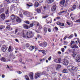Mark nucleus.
Returning <instances> with one entry per match:
<instances>
[{"instance_id":"47","label":"nucleus","mask_w":80,"mask_h":80,"mask_svg":"<svg viewBox=\"0 0 80 80\" xmlns=\"http://www.w3.org/2000/svg\"><path fill=\"white\" fill-rule=\"evenodd\" d=\"M14 5H15V4L12 5L11 6V8H14L15 7Z\"/></svg>"},{"instance_id":"61","label":"nucleus","mask_w":80,"mask_h":80,"mask_svg":"<svg viewBox=\"0 0 80 80\" xmlns=\"http://www.w3.org/2000/svg\"><path fill=\"white\" fill-rule=\"evenodd\" d=\"M67 24H68V25H70V22H67Z\"/></svg>"},{"instance_id":"39","label":"nucleus","mask_w":80,"mask_h":80,"mask_svg":"<svg viewBox=\"0 0 80 80\" xmlns=\"http://www.w3.org/2000/svg\"><path fill=\"white\" fill-rule=\"evenodd\" d=\"M73 37V35H71L68 37V38H69V39H71L72 37Z\"/></svg>"},{"instance_id":"17","label":"nucleus","mask_w":80,"mask_h":80,"mask_svg":"<svg viewBox=\"0 0 80 80\" xmlns=\"http://www.w3.org/2000/svg\"><path fill=\"white\" fill-rule=\"evenodd\" d=\"M13 50V48H12L11 46H9L8 48V52H12Z\"/></svg>"},{"instance_id":"55","label":"nucleus","mask_w":80,"mask_h":80,"mask_svg":"<svg viewBox=\"0 0 80 80\" xmlns=\"http://www.w3.org/2000/svg\"><path fill=\"white\" fill-rule=\"evenodd\" d=\"M7 68H8V69H10V67L8 66V65H7V67H6Z\"/></svg>"},{"instance_id":"46","label":"nucleus","mask_w":80,"mask_h":80,"mask_svg":"<svg viewBox=\"0 0 80 80\" xmlns=\"http://www.w3.org/2000/svg\"><path fill=\"white\" fill-rule=\"evenodd\" d=\"M47 17H48V15H46V16H44V17H43V18H47Z\"/></svg>"},{"instance_id":"2","label":"nucleus","mask_w":80,"mask_h":80,"mask_svg":"<svg viewBox=\"0 0 80 80\" xmlns=\"http://www.w3.org/2000/svg\"><path fill=\"white\" fill-rule=\"evenodd\" d=\"M26 36L28 38H30L32 37V32L28 31L26 33Z\"/></svg>"},{"instance_id":"19","label":"nucleus","mask_w":80,"mask_h":80,"mask_svg":"<svg viewBox=\"0 0 80 80\" xmlns=\"http://www.w3.org/2000/svg\"><path fill=\"white\" fill-rule=\"evenodd\" d=\"M26 6H27V8H30V7H32V6H33V5L32 4H31V5H29L28 4H26Z\"/></svg>"},{"instance_id":"1","label":"nucleus","mask_w":80,"mask_h":80,"mask_svg":"<svg viewBox=\"0 0 80 80\" xmlns=\"http://www.w3.org/2000/svg\"><path fill=\"white\" fill-rule=\"evenodd\" d=\"M67 68L68 70H69L71 73L72 74V76H74V72H76L78 70L77 68L72 66H68L67 67Z\"/></svg>"},{"instance_id":"12","label":"nucleus","mask_w":80,"mask_h":80,"mask_svg":"<svg viewBox=\"0 0 80 80\" xmlns=\"http://www.w3.org/2000/svg\"><path fill=\"white\" fill-rule=\"evenodd\" d=\"M54 2V0H47L46 2L47 3H52Z\"/></svg>"},{"instance_id":"38","label":"nucleus","mask_w":80,"mask_h":80,"mask_svg":"<svg viewBox=\"0 0 80 80\" xmlns=\"http://www.w3.org/2000/svg\"><path fill=\"white\" fill-rule=\"evenodd\" d=\"M24 22L26 23H27V24H28V25H29L30 24V22L28 21H24Z\"/></svg>"},{"instance_id":"40","label":"nucleus","mask_w":80,"mask_h":80,"mask_svg":"<svg viewBox=\"0 0 80 80\" xmlns=\"http://www.w3.org/2000/svg\"><path fill=\"white\" fill-rule=\"evenodd\" d=\"M10 25H8L6 27V29H7L8 30H10Z\"/></svg>"},{"instance_id":"13","label":"nucleus","mask_w":80,"mask_h":80,"mask_svg":"<svg viewBox=\"0 0 80 80\" xmlns=\"http://www.w3.org/2000/svg\"><path fill=\"white\" fill-rule=\"evenodd\" d=\"M51 10L53 12H55L56 10V5H54L52 6L51 8Z\"/></svg>"},{"instance_id":"21","label":"nucleus","mask_w":80,"mask_h":80,"mask_svg":"<svg viewBox=\"0 0 80 80\" xmlns=\"http://www.w3.org/2000/svg\"><path fill=\"white\" fill-rule=\"evenodd\" d=\"M1 61H2V62H6V60L5 59V58L3 57H2L1 58Z\"/></svg>"},{"instance_id":"3","label":"nucleus","mask_w":80,"mask_h":80,"mask_svg":"<svg viewBox=\"0 0 80 80\" xmlns=\"http://www.w3.org/2000/svg\"><path fill=\"white\" fill-rule=\"evenodd\" d=\"M5 1L8 2V3H12V2L17 3V2L18 1V0H5Z\"/></svg>"},{"instance_id":"43","label":"nucleus","mask_w":80,"mask_h":80,"mask_svg":"<svg viewBox=\"0 0 80 80\" xmlns=\"http://www.w3.org/2000/svg\"><path fill=\"white\" fill-rule=\"evenodd\" d=\"M61 50L63 52H64L65 51V49L64 48H62L61 49Z\"/></svg>"},{"instance_id":"14","label":"nucleus","mask_w":80,"mask_h":80,"mask_svg":"<svg viewBox=\"0 0 80 80\" xmlns=\"http://www.w3.org/2000/svg\"><path fill=\"white\" fill-rule=\"evenodd\" d=\"M61 66L60 64H57L56 66V70H58L60 68H61Z\"/></svg>"},{"instance_id":"52","label":"nucleus","mask_w":80,"mask_h":80,"mask_svg":"<svg viewBox=\"0 0 80 80\" xmlns=\"http://www.w3.org/2000/svg\"><path fill=\"white\" fill-rule=\"evenodd\" d=\"M19 16L22 18H23V15H22V14H19Z\"/></svg>"},{"instance_id":"29","label":"nucleus","mask_w":80,"mask_h":80,"mask_svg":"<svg viewBox=\"0 0 80 80\" xmlns=\"http://www.w3.org/2000/svg\"><path fill=\"white\" fill-rule=\"evenodd\" d=\"M24 77H25V79H26V80H30V79H29V78L28 77V76H27V75H25Z\"/></svg>"},{"instance_id":"15","label":"nucleus","mask_w":80,"mask_h":80,"mask_svg":"<svg viewBox=\"0 0 80 80\" xmlns=\"http://www.w3.org/2000/svg\"><path fill=\"white\" fill-rule=\"evenodd\" d=\"M65 3V0H60V3L62 5H64Z\"/></svg>"},{"instance_id":"27","label":"nucleus","mask_w":80,"mask_h":80,"mask_svg":"<svg viewBox=\"0 0 80 80\" xmlns=\"http://www.w3.org/2000/svg\"><path fill=\"white\" fill-rule=\"evenodd\" d=\"M39 5V3H38V2H36L35 3L34 6L35 7H38Z\"/></svg>"},{"instance_id":"11","label":"nucleus","mask_w":80,"mask_h":80,"mask_svg":"<svg viewBox=\"0 0 80 80\" xmlns=\"http://www.w3.org/2000/svg\"><path fill=\"white\" fill-rule=\"evenodd\" d=\"M75 8H76V5H73V7L72 8H71L69 9V10H71V11H73Z\"/></svg>"},{"instance_id":"53","label":"nucleus","mask_w":80,"mask_h":80,"mask_svg":"<svg viewBox=\"0 0 80 80\" xmlns=\"http://www.w3.org/2000/svg\"><path fill=\"white\" fill-rule=\"evenodd\" d=\"M72 53L73 54H76L77 53V52L75 51L72 52Z\"/></svg>"},{"instance_id":"35","label":"nucleus","mask_w":80,"mask_h":80,"mask_svg":"<svg viewBox=\"0 0 80 80\" xmlns=\"http://www.w3.org/2000/svg\"><path fill=\"white\" fill-rule=\"evenodd\" d=\"M40 52H41L42 53H43V54H45V51L44 50H41Z\"/></svg>"},{"instance_id":"10","label":"nucleus","mask_w":80,"mask_h":80,"mask_svg":"<svg viewBox=\"0 0 80 80\" xmlns=\"http://www.w3.org/2000/svg\"><path fill=\"white\" fill-rule=\"evenodd\" d=\"M29 76L31 80H33V72H30L29 74Z\"/></svg>"},{"instance_id":"22","label":"nucleus","mask_w":80,"mask_h":80,"mask_svg":"<svg viewBox=\"0 0 80 80\" xmlns=\"http://www.w3.org/2000/svg\"><path fill=\"white\" fill-rule=\"evenodd\" d=\"M29 12H28V11L24 12H23V15H29Z\"/></svg>"},{"instance_id":"18","label":"nucleus","mask_w":80,"mask_h":80,"mask_svg":"<svg viewBox=\"0 0 80 80\" xmlns=\"http://www.w3.org/2000/svg\"><path fill=\"white\" fill-rule=\"evenodd\" d=\"M16 22H17L18 23H21L22 22V20L19 18H17L16 19Z\"/></svg>"},{"instance_id":"51","label":"nucleus","mask_w":80,"mask_h":80,"mask_svg":"<svg viewBox=\"0 0 80 80\" xmlns=\"http://www.w3.org/2000/svg\"><path fill=\"white\" fill-rule=\"evenodd\" d=\"M18 31V29H16L15 31V33H16Z\"/></svg>"},{"instance_id":"20","label":"nucleus","mask_w":80,"mask_h":80,"mask_svg":"<svg viewBox=\"0 0 80 80\" xmlns=\"http://www.w3.org/2000/svg\"><path fill=\"white\" fill-rule=\"evenodd\" d=\"M23 26L24 28H26V29H28L29 28V26L27 25L24 24Z\"/></svg>"},{"instance_id":"34","label":"nucleus","mask_w":80,"mask_h":80,"mask_svg":"<svg viewBox=\"0 0 80 80\" xmlns=\"http://www.w3.org/2000/svg\"><path fill=\"white\" fill-rule=\"evenodd\" d=\"M75 43V41H71V42L70 43V47H71L72 45H73V44H74Z\"/></svg>"},{"instance_id":"16","label":"nucleus","mask_w":80,"mask_h":80,"mask_svg":"<svg viewBox=\"0 0 80 80\" xmlns=\"http://www.w3.org/2000/svg\"><path fill=\"white\" fill-rule=\"evenodd\" d=\"M71 48H78V47L76 45H73L72 46H71Z\"/></svg>"},{"instance_id":"6","label":"nucleus","mask_w":80,"mask_h":80,"mask_svg":"<svg viewBox=\"0 0 80 80\" xmlns=\"http://www.w3.org/2000/svg\"><path fill=\"white\" fill-rule=\"evenodd\" d=\"M63 65H65L66 66L68 65V61L66 59H64L63 60Z\"/></svg>"},{"instance_id":"30","label":"nucleus","mask_w":80,"mask_h":80,"mask_svg":"<svg viewBox=\"0 0 80 80\" xmlns=\"http://www.w3.org/2000/svg\"><path fill=\"white\" fill-rule=\"evenodd\" d=\"M44 30L45 32L47 33V28L45 27V26H44Z\"/></svg>"},{"instance_id":"50","label":"nucleus","mask_w":80,"mask_h":80,"mask_svg":"<svg viewBox=\"0 0 80 80\" xmlns=\"http://www.w3.org/2000/svg\"><path fill=\"white\" fill-rule=\"evenodd\" d=\"M48 32H51V29L50 28L48 29Z\"/></svg>"},{"instance_id":"44","label":"nucleus","mask_w":80,"mask_h":80,"mask_svg":"<svg viewBox=\"0 0 80 80\" xmlns=\"http://www.w3.org/2000/svg\"><path fill=\"white\" fill-rule=\"evenodd\" d=\"M26 46L27 47H29V46H30V44L28 43H27L26 45Z\"/></svg>"},{"instance_id":"64","label":"nucleus","mask_w":80,"mask_h":80,"mask_svg":"<svg viewBox=\"0 0 80 80\" xmlns=\"http://www.w3.org/2000/svg\"><path fill=\"white\" fill-rule=\"evenodd\" d=\"M60 18L59 17H56V19H60Z\"/></svg>"},{"instance_id":"9","label":"nucleus","mask_w":80,"mask_h":80,"mask_svg":"<svg viewBox=\"0 0 80 80\" xmlns=\"http://www.w3.org/2000/svg\"><path fill=\"white\" fill-rule=\"evenodd\" d=\"M35 78L37 79V78L40 76V73L38 72L35 73Z\"/></svg>"},{"instance_id":"60","label":"nucleus","mask_w":80,"mask_h":80,"mask_svg":"<svg viewBox=\"0 0 80 80\" xmlns=\"http://www.w3.org/2000/svg\"><path fill=\"white\" fill-rule=\"evenodd\" d=\"M37 26H39V25H40V24H39V23L38 22H37Z\"/></svg>"},{"instance_id":"26","label":"nucleus","mask_w":80,"mask_h":80,"mask_svg":"<svg viewBox=\"0 0 80 80\" xmlns=\"http://www.w3.org/2000/svg\"><path fill=\"white\" fill-rule=\"evenodd\" d=\"M3 11H4V9L3 8L1 9V7H0V14L3 12Z\"/></svg>"},{"instance_id":"5","label":"nucleus","mask_w":80,"mask_h":80,"mask_svg":"<svg viewBox=\"0 0 80 80\" xmlns=\"http://www.w3.org/2000/svg\"><path fill=\"white\" fill-rule=\"evenodd\" d=\"M0 17L2 20H5V15L4 13H2L0 15Z\"/></svg>"},{"instance_id":"24","label":"nucleus","mask_w":80,"mask_h":80,"mask_svg":"<svg viewBox=\"0 0 80 80\" xmlns=\"http://www.w3.org/2000/svg\"><path fill=\"white\" fill-rule=\"evenodd\" d=\"M22 36L23 38H26V35H25V34L23 32L22 33Z\"/></svg>"},{"instance_id":"8","label":"nucleus","mask_w":80,"mask_h":80,"mask_svg":"<svg viewBox=\"0 0 80 80\" xmlns=\"http://www.w3.org/2000/svg\"><path fill=\"white\" fill-rule=\"evenodd\" d=\"M17 16H15V15L14 14H12L11 16V19L12 20H15L17 18Z\"/></svg>"},{"instance_id":"37","label":"nucleus","mask_w":80,"mask_h":80,"mask_svg":"<svg viewBox=\"0 0 80 80\" xmlns=\"http://www.w3.org/2000/svg\"><path fill=\"white\" fill-rule=\"evenodd\" d=\"M33 27V23H31L29 25V27Z\"/></svg>"},{"instance_id":"4","label":"nucleus","mask_w":80,"mask_h":80,"mask_svg":"<svg viewBox=\"0 0 80 80\" xmlns=\"http://www.w3.org/2000/svg\"><path fill=\"white\" fill-rule=\"evenodd\" d=\"M2 51L3 52H6L7 50V46L5 45H2L1 48Z\"/></svg>"},{"instance_id":"57","label":"nucleus","mask_w":80,"mask_h":80,"mask_svg":"<svg viewBox=\"0 0 80 80\" xmlns=\"http://www.w3.org/2000/svg\"><path fill=\"white\" fill-rule=\"evenodd\" d=\"M2 78H4V77H5V75L3 74L2 75Z\"/></svg>"},{"instance_id":"63","label":"nucleus","mask_w":80,"mask_h":80,"mask_svg":"<svg viewBox=\"0 0 80 80\" xmlns=\"http://www.w3.org/2000/svg\"><path fill=\"white\" fill-rule=\"evenodd\" d=\"M10 56H13V53L12 52L10 54Z\"/></svg>"},{"instance_id":"45","label":"nucleus","mask_w":80,"mask_h":80,"mask_svg":"<svg viewBox=\"0 0 80 80\" xmlns=\"http://www.w3.org/2000/svg\"><path fill=\"white\" fill-rule=\"evenodd\" d=\"M77 78L78 80H80V75L77 76Z\"/></svg>"},{"instance_id":"7","label":"nucleus","mask_w":80,"mask_h":80,"mask_svg":"<svg viewBox=\"0 0 80 80\" xmlns=\"http://www.w3.org/2000/svg\"><path fill=\"white\" fill-rule=\"evenodd\" d=\"M62 60L61 58H58L54 60L55 62L58 63H60L61 62Z\"/></svg>"},{"instance_id":"48","label":"nucleus","mask_w":80,"mask_h":80,"mask_svg":"<svg viewBox=\"0 0 80 80\" xmlns=\"http://www.w3.org/2000/svg\"><path fill=\"white\" fill-rule=\"evenodd\" d=\"M17 72L18 74H21L22 73V72L21 71H18Z\"/></svg>"},{"instance_id":"49","label":"nucleus","mask_w":80,"mask_h":80,"mask_svg":"<svg viewBox=\"0 0 80 80\" xmlns=\"http://www.w3.org/2000/svg\"><path fill=\"white\" fill-rule=\"evenodd\" d=\"M55 29L56 30H57V31H58V28H57V27H55Z\"/></svg>"},{"instance_id":"28","label":"nucleus","mask_w":80,"mask_h":80,"mask_svg":"<svg viewBox=\"0 0 80 80\" xmlns=\"http://www.w3.org/2000/svg\"><path fill=\"white\" fill-rule=\"evenodd\" d=\"M63 73H68V70L67 69H64L63 71Z\"/></svg>"},{"instance_id":"33","label":"nucleus","mask_w":80,"mask_h":80,"mask_svg":"<svg viewBox=\"0 0 80 80\" xmlns=\"http://www.w3.org/2000/svg\"><path fill=\"white\" fill-rule=\"evenodd\" d=\"M37 10L38 13H40V8H37Z\"/></svg>"},{"instance_id":"41","label":"nucleus","mask_w":80,"mask_h":80,"mask_svg":"<svg viewBox=\"0 0 80 80\" xmlns=\"http://www.w3.org/2000/svg\"><path fill=\"white\" fill-rule=\"evenodd\" d=\"M71 56L73 57V58H75V57L76 56V54H72L71 55Z\"/></svg>"},{"instance_id":"58","label":"nucleus","mask_w":80,"mask_h":80,"mask_svg":"<svg viewBox=\"0 0 80 80\" xmlns=\"http://www.w3.org/2000/svg\"><path fill=\"white\" fill-rule=\"evenodd\" d=\"M60 23L61 22H58L57 23V24L58 25H60Z\"/></svg>"},{"instance_id":"56","label":"nucleus","mask_w":80,"mask_h":80,"mask_svg":"<svg viewBox=\"0 0 80 80\" xmlns=\"http://www.w3.org/2000/svg\"><path fill=\"white\" fill-rule=\"evenodd\" d=\"M58 54H59V55H60V54H61V52H58Z\"/></svg>"},{"instance_id":"32","label":"nucleus","mask_w":80,"mask_h":80,"mask_svg":"<svg viewBox=\"0 0 80 80\" xmlns=\"http://www.w3.org/2000/svg\"><path fill=\"white\" fill-rule=\"evenodd\" d=\"M5 13L7 15H8V14H9V11L8 10V9L6 11Z\"/></svg>"},{"instance_id":"31","label":"nucleus","mask_w":80,"mask_h":80,"mask_svg":"<svg viewBox=\"0 0 80 80\" xmlns=\"http://www.w3.org/2000/svg\"><path fill=\"white\" fill-rule=\"evenodd\" d=\"M76 62H80V58H77L76 59Z\"/></svg>"},{"instance_id":"59","label":"nucleus","mask_w":80,"mask_h":80,"mask_svg":"<svg viewBox=\"0 0 80 80\" xmlns=\"http://www.w3.org/2000/svg\"><path fill=\"white\" fill-rule=\"evenodd\" d=\"M10 22V21L7 20H6L5 21V22Z\"/></svg>"},{"instance_id":"54","label":"nucleus","mask_w":80,"mask_h":80,"mask_svg":"<svg viewBox=\"0 0 80 80\" xmlns=\"http://www.w3.org/2000/svg\"><path fill=\"white\" fill-rule=\"evenodd\" d=\"M52 58V57H50L48 58V60L50 61V60H51V58Z\"/></svg>"},{"instance_id":"23","label":"nucleus","mask_w":80,"mask_h":80,"mask_svg":"<svg viewBox=\"0 0 80 80\" xmlns=\"http://www.w3.org/2000/svg\"><path fill=\"white\" fill-rule=\"evenodd\" d=\"M34 48H35V47L32 46H31L29 47V50H30L31 51L33 50V49H34Z\"/></svg>"},{"instance_id":"25","label":"nucleus","mask_w":80,"mask_h":80,"mask_svg":"<svg viewBox=\"0 0 80 80\" xmlns=\"http://www.w3.org/2000/svg\"><path fill=\"white\" fill-rule=\"evenodd\" d=\"M60 25L61 26H60V27L61 28H63V27H63V26H64L65 25L64 24V23H60Z\"/></svg>"},{"instance_id":"42","label":"nucleus","mask_w":80,"mask_h":80,"mask_svg":"<svg viewBox=\"0 0 80 80\" xmlns=\"http://www.w3.org/2000/svg\"><path fill=\"white\" fill-rule=\"evenodd\" d=\"M64 12H65V13H67V11H62V12H60L59 13V14H60V13H64Z\"/></svg>"},{"instance_id":"62","label":"nucleus","mask_w":80,"mask_h":80,"mask_svg":"<svg viewBox=\"0 0 80 80\" xmlns=\"http://www.w3.org/2000/svg\"><path fill=\"white\" fill-rule=\"evenodd\" d=\"M36 32L38 33H40V31L38 30H36Z\"/></svg>"},{"instance_id":"36","label":"nucleus","mask_w":80,"mask_h":80,"mask_svg":"<svg viewBox=\"0 0 80 80\" xmlns=\"http://www.w3.org/2000/svg\"><path fill=\"white\" fill-rule=\"evenodd\" d=\"M47 42H44L43 43V46L44 47H47Z\"/></svg>"}]
</instances>
